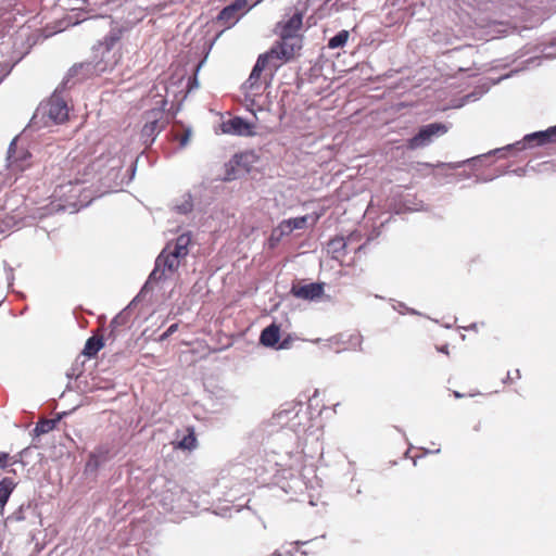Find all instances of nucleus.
Wrapping results in <instances>:
<instances>
[{
  "label": "nucleus",
  "mask_w": 556,
  "mask_h": 556,
  "mask_svg": "<svg viewBox=\"0 0 556 556\" xmlns=\"http://www.w3.org/2000/svg\"><path fill=\"white\" fill-rule=\"evenodd\" d=\"M350 37V33L345 29L339 31L336 36L329 39L328 41V48L330 49H337L343 47Z\"/></svg>",
  "instance_id": "20"
},
{
  "label": "nucleus",
  "mask_w": 556,
  "mask_h": 556,
  "mask_svg": "<svg viewBox=\"0 0 556 556\" xmlns=\"http://www.w3.org/2000/svg\"><path fill=\"white\" fill-rule=\"evenodd\" d=\"M189 139H190V131H189V130H187V131H185V132L181 135V137H180V139H179V141H180V146L185 147V146L188 143Z\"/></svg>",
  "instance_id": "28"
},
{
  "label": "nucleus",
  "mask_w": 556,
  "mask_h": 556,
  "mask_svg": "<svg viewBox=\"0 0 556 556\" xmlns=\"http://www.w3.org/2000/svg\"><path fill=\"white\" fill-rule=\"evenodd\" d=\"M248 0H233L217 15V22L225 28L232 27L245 13L251 10Z\"/></svg>",
  "instance_id": "7"
},
{
  "label": "nucleus",
  "mask_w": 556,
  "mask_h": 556,
  "mask_svg": "<svg viewBox=\"0 0 556 556\" xmlns=\"http://www.w3.org/2000/svg\"><path fill=\"white\" fill-rule=\"evenodd\" d=\"M329 247L336 257L345 255L346 243L343 238H334L330 240Z\"/></svg>",
  "instance_id": "21"
},
{
  "label": "nucleus",
  "mask_w": 556,
  "mask_h": 556,
  "mask_svg": "<svg viewBox=\"0 0 556 556\" xmlns=\"http://www.w3.org/2000/svg\"><path fill=\"white\" fill-rule=\"evenodd\" d=\"M178 329V324L170 325L165 332H163L160 337L161 341L166 340L168 337H170L174 332H176Z\"/></svg>",
  "instance_id": "25"
},
{
  "label": "nucleus",
  "mask_w": 556,
  "mask_h": 556,
  "mask_svg": "<svg viewBox=\"0 0 556 556\" xmlns=\"http://www.w3.org/2000/svg\"><path fill=\"white\" fill-rule=\"evenodd\" d=\"M282 63V61L273 55V52L260 54L249 78L241 87L245 99L255 103V98L261 96L265 89L262 81L263 72L268 71L270 75H273Z\"/></svg>",
  "instance_id": "4"
},
{
  "label": "nucleus",
  "mask_w": 556,
  "mask_h": 556,
  "mask_svg": "<svg viewBox=\"0 0 556 556\" xmlns=\"http://www.w3.org/2000/svg\"><path fill=\"white\" fill-rule=\"evenodd\" d=\"M291 293L298 299L316 300L324 294V285L317 282L307 285H293L291 288Z\"/></svg>",
  "instance_id": "10"
},
{
  "label": "nucleus",
  "mask_w": 556,
  "mask_h": 556,
  "mask_svg": "<svg viewBox=\"0 0 556 556\" xmlns=\"http://www.w3.org/2000/svg\"><path fill=\"white\" fill-rule=\"evenodd\" d=\"M56 421L53 419H42L37 422L35 427V432L39 434H45L54 429Z\"/></svg>",
  "instance_id": "22"
},
{
  "label": "nucleus",
  "mask_w": 556,
  "mask_h": 556,
  "mask_svg": "<svg viewBox=\"0 0 556 556\" xmlns=\"http://www.w3.org/2000/svg\"><path fill=\"white\" fill-rule=\"evenodd\" d=\"M121 37L118 33H110L104 37V40L99 43L97 51L110 52L111 49L119 41Z\"/></svg>",
  "instance_id": "19"
},
{
  "label": "nucleus",
  "mask_w": 556,
  "mask_h": 556,
  "mask_svg": "<svg viewBox=\"0 0 556 556\" xmlns=\"http://www.w3.org/2000/svg\"><path fill=\"white\" fill-rule=\"evenodd\" d=\"M536 138L539 139V144H543L546 142H556V126L549 127L545 131H539L529 136V139Z\"/></svg>",
  "instance_id": "18"
},
{
  "label": "nucleus",
  "mask_w": 556,
  "mask_h": 556,
  "mask_svg": "<svg viewBox=\"0 0 556 556\" xmlns=\"http://www.w3.org/2000/svg\"><path fill=\"white\" fill-rule=\"evenodd\" d=\"M10 73V68L7 63L0 62V83L3 80V78Z\"/></svg>",
  "instance_id": "27"
},
{
  "label": "nucleus",
  "mask_w": 556,
  "mask_h": 556,
  "mask_svg": "<svg viewBox=\"0 0 556 556\" xmlns=\"http://www.w3.org/2000/svg\"><path fill=\"white\" fill-rule=\"evenodd\" d=\"M255 161V154L252 152H242L235 154L229 162L230 168L233 170L236 167L242 168L244 172H249L252 164Z\"/></svg>",
  "instance_id": "13"
},
{
  "label": "nucleus",
  "mask_w": 556,
  "mask_h": 556,
  "mask_svg": "<svg viewBox=\"0 0 556 556\" xmlns=\"http://www.w3.org/2000/svg\"><path fill=\"white\" fill-rule=\"evenodd\" d=\"M448 130V127L445 124L442 123H431L428 124L419 129V131L408 139L407 141V148L409 150H416L418 148H422L428 146L432 138L442 136L446 134Z\"/></svg>",
  "instance_id": "6"
},
{
  "label": "nucleus",
  "mask_w": 556,
  "mask_h": 556,
  "mask_svg": "<svg viewBox=\"0 0 556 556\" xmlns=\"http://www.w3.org/2000/svg\"><path fill=\"white\" fill-rule=\"evenodd\" d=\"M104 346L102 337H91L87 340L84 348V355L91 358L94 357L98 352Z\"/></svg>",
  "instance_id": "15"
},
{
  "label": "nucleus",
  "mask_w": 556,
  "mask_h": 556,
  "mask_svg": "<svg viewBox=\"0 0 556 556\" xmlns=\"http://www.w3.org/2000/svg\"><path fill=\"white\" fill-rule=\"evenodd\" d=\"M191 236L189 233L180 235L175 242H169L156 257L155 267L150 274L149 279L160 281L174 274L180 266L181 261L189 254Z\"/></svg>",
  "instance_id": "2"
},
{
  "label": "nucleus",
  "mask_w": 556,
  "mask_h": 556,
  "mask_svg": "<svg viewBox=\"0 0 556 556\" xmlns=\"http://www.w3.org/2000/svg\"><path fill=\"white\" fill-rule=\"evenodd\" d=\"M10 455L5 452H0V469L7 468L9 465Z\"/></svg>",
  "instance_id": "26"
},
{
  "label": "nucleus",
  "mask_w": 556,
  "mask_h": 556,
  "mask_svg": "<svg viewBox=\"0 0 556 556\" xmlns=\"http://www.w3.org/2000/svg\"><path fill=\"white\" fill-rule=\"evenodd\" d=\"M292 343H293V338H292V336L288 334L281 341L279 340V343L276 346V350H288L292 346Z\"/></svg>",
  "instance_id": "23"
},
{
  "label": "nucleus",
  "mask_w": 556,
  "mask_h": 556,
  "mask_svg": "<svg viewBox=\"0 0 556 556\" xmlns=\"http://www.w3.org/2000/svg\"><path fill=\"white\" fill-rule=\"evenodd\" d=\"M165 105L166 101L162 100L160 106L146 111L143 114L144 124L140 131V139L146 147L151 146L168 124Z\"/></svg>",
  "instance_id": "5"
},
{
  "label": "nucleus",
  "mask_w": 556,
  "mask_h": 556,
  "mask_svg": "<svg viewBox=\"0 0 556 556\" xmlns=\"http://www.w3.org/2000/svg\"><path fill=\"white\" fill-rule=\"evenodd\" d=\"M456 397H460L462 395L458 392H455Z\"/></svg>",
  "instance_id": "31"
},
{
  "label": "nucleus",
  "mask_w": 556,
  "mask_h": 556,
  "mask_svg": "<svg viewBox=\"0 0 556 556\" xmlns=\"http://www.w3.org/2000/svg\"><path fill=\"white\" fill-rule=\"evenodd\" d=\"M280 326L273 323L266 328H264L260 336V343L266 348H274L279 343L280 340Z\"/></svg>",
  "instance_id": "11"
},
{
  "label": "nucleus",
  "mask_w": 556,
  "mask_h": 556,
  "mask_svg": "<svg viewBox=\"0 0 556 556\" xmlns=\"http://www.w3.org/2000/svg\"><path fill=\"white\" fill-rule=\"evenodd\" d=\"M520 378H521L520 370L516 368V369L509 370L507 372L505 381L511 383V382H514V381H516V380H518Z\"/></svg>",
  "instance_id": "24"
},
{
  "label": "nucleus",
  "mask_w": 556,
  "mask_h": 556,
  "mask_svg": "<svg viewBox=\"0 0 556 556\" xmlns=\"http://www.w3.org/2000/svg\"><path fill=\"white\" fill-rule=\"evenodd\" d=\"M17 483L13 478L4 477L0 480V507L3 508Z\"/></svg>",
  "instance_id": "14"
},
{
  "label": "nucleus",
  "mask_w": 556,
  "mask_h": 556,
  "mask_svg": "<svg viewBox=\"0 0 556 556\" xmlns=\"http://www.w3.org/2000/svg\"><path fill=\"white\" fill-rule=\"evenodd\" d=\"M61 169L63 174L59 177V186L84 184L89 181L97 174L94 159L81 153L75 155L70 154L63 162Z\"/></svg>",
  "instance_id": "3"
},
{
  "label": "nucleus",
  "mask_w": 556,
  "mask_h": 556,
  "mask_svg": "<svg viewBox=\"0 0 556 556\" xmlns=\"http://www.w3.org/2000/svg\"><path fill=\"white\" fill-rule=\"evenodd\" d=\"M48 115L56 123L64 122L68 116V109L66 103L59 99H52L48 104Z\"/></svg>",
  "instance_id": "12"
},
{
  "label": "nucleus",
  "mask_w": 556,
  "mask_h": 556,
  "mask_svg": "<svg viewBox=\"0 0 556 556\" xmlns=\"http://www.w3.org/2000/svg\"><path fill=\"white\" fill-rule=\"evenodd\" d=\"M188 433L178 442L177 447L192 451L197 447V438L193 428L187 429Z\"/></svg>",
  "instance_id": "17"
},
{
  "label": "nucleus",
  "mask_w": 556,
  "mask_h": 556,
  "mask_svg": "<svg viewBox=\"0 0 556 556\" xmlns=\"http://www.w3.org/2000/svg\"><path fill=\"white\" fill-rule=\"evenodd\" d=\"M307 222L306 216L290 218L288 220H283L279 228L281 230V233H291L294 229H301L304 228Z\"/></svg>",
  "instance_id": "16"
},
{
  "label": "nucleus",
  "mask_w": 556,
  "mask_h": 556,
  "mask_svg": "<svg viewBox=\"0 0 556 556\" xmlns=\"http://www.w3.org/2000/svg\"><path fill=\"white\" fill-rule=\"evenodd\" d=\"M94 164L97 167V174L116 176V174L123 168L124 161L121 155L108 151L96 157Z\"/></svg>",
  "instance_id": "8"
},
{
  "label": "nucleus",
  "mask_w": 556,
  "mask_h": 556,
  "mask_svg": "<svg viewBox=\"0 0 556 556\" xmlns=\"http://www.w3.org/2000/svg\"><path fill=\"white\" fill-rule=\"evenodd\" d=\"M303 12L296 9L287 21L279 22L276 27L280 40L267 52H273V55L283 63L293 59L302 48V37L299 36V31L303 26Z\"/></svg>",
  "instance_id": "1"
},
{
  "label": "nucleus",
  "mask_w": 556,
  "mask_h": 556,
  "mask_svg": "<svg viewBox=\"0 0 556 556\" xmlns=\"http://www.w3.org/2000/svg\"><path fill=\"white\" fill-rule=\"evenodd\" d=\"M224 134L251 137L255 135V125L236 116L222 123Z\"/></svg>",
  "instance_id": "9"
},
{
  "label": "nucleus",
  "mask_w": 556,
  "mask_h": 556,
  "mask_svg": "<svg viewBox=\"0 0 556 556\" xmlns=\"http://www.w3.org/2000/svg\"><path fill=\"white\" fill-rule=\"evenodd\" d=\"M441 352L443 353H447V345H445L444 348L440 349Z\"/></svg>",
  "instance_id": "30"
},
{
  "label": "nucleus",
  "mask_w": 556,
  "mask_h": 556,
  "mask_svg": "<svg viewBox=\"0 0 556 556\" xmlns=\"http://www.w3.org/2000/svg\"><path fill=\"white\" fill-rule=\"evenodd\" d=\"M233 178H236V175L228 172L227 173V179L230 180V179H233Z\"/></svg>",
  "instance_id": "29"
}]
</instances>
